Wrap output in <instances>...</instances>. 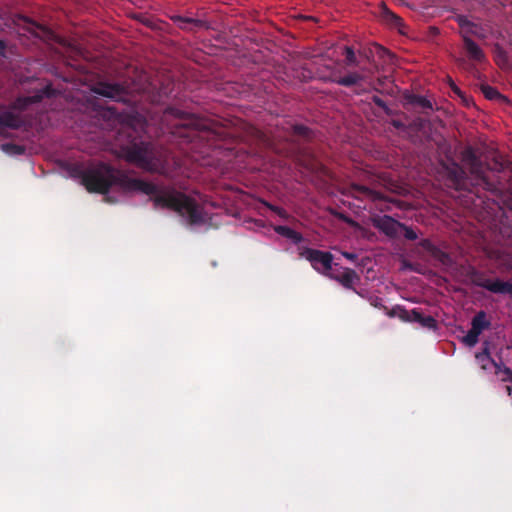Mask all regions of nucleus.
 <instances>
[{
	"mask_svg": "<svg viewBox=\"0 0 512 512\" xmlns=\"http://www.w3.org/2000/svg\"><path fill=\"white\" fill-rule=\"evenodd\" d=\"M44 98H51L56 95V90L51 86L47 85L43 89H41Z\"/></svg>",
	"mask_w": 512,
	"mask_h": 512,
	"instance_id": "obj_37",
	"label": "nucleus"
},
{
	"mask_svg": "<svg viewBox=\"0 0 512 512\" xmlns=\"http://www.w3.org/2000/svg\"><path fill=\"white\" fill-rule=\"evenodd\" d=\"M43 99H44V95L42 94V92L40 90L36 94H34L32 96L25 97L23 99V101H24V105H28V104L39 103Z\"/></svg>",
	"mask_w": 512,
	"mask_h": 512,
	"instance_id": "obj_34",
	"label": "nucleus"
},
{
	"mask_svg": "<svg viewBox=\"0 0 512 512\" xmlns=\"http://www.w3.org/2000/svg\"><path fill=\"white\" fill-rule=\"evenodd\" d=\"M398 314L397 317H399L401 320L406 322H417L422 327L428 328V329H436L437 328V321L434 317L430 315H423L422 312L419 309H412L407 310L401 306H397Z\"/></svg>",
	"mask_w": 512,
	"mask_h": 512,
	"instance_id": "obj_7",
	"label": "nucleus"
},
{
	"mask_svg": "<svg viewBox=\"0 0 512 512\" xmlns=\"http://www.w3.org/2000/svg\"><path fill=\"white\" fill-rule=\"evenodd\" d=\"M510 268H511V270H512V259H511V263H510Z\"/></svg>",
	"mask_w": 512,
	"mask_h": 512,
	"instance_id": "obj_55",
	"label": "nucleus"
},
{
	"mask_svg": "<svg viewBox=\"0 0 512 512\" xmlns=\"http://www.w3.org/2000/svg\"><path fill=\"white\" fill-rule=\"evenodd\" d=\"M356 294H358L360 297L362 298H368L369 296H366L365 292L363 290L361 291H358L354 286H353V289H352Z\"/></svg>",
	"mask_w": 512,
	"mask_h": 512,
	"instance_id": "obj_43",
	"label": "nucleus"
},
{
	"mask_svg": "<svg viewBox=\"0 0 512 512\" xmlns=\"http://www.w3.org/2000/svg\"><path fill=\"white\" fill-rule=\"evenodd\" d=\"M274 231L280 235V236H283L287 239H290L291 241H293V243L295 244H299L300 242L303 241V236L301 233L295 231L294 229L288 227V226H283V225H277L274 227Z\"/></svg>",
	"mask_w": 512,
	"mask_h": 512,
	"instance_id": "obj_19",
	"label": "nucleus"
},
{
	"mask_svg": "<svg viewBox=\"0 0 512 512\" xmlns=\"http://www.w3.org/2000/svg\"><path fill=\"white\" fill-rule=\"evenodd\" d=\"M405 100L408 104L413 106H418L423 110H432V103L426 99L424 96L416 95V94H408L405 96Z\"/></svg>",
	"mask_w": 512,
	"mask_h": 512,
	"instance_id": "obj_21",
	"label": "nucleus"
},
{
	"mask_svg": "<svg viewBox=\"0 0 512 512\" xmlns=\"http://www.w3.org/2000/svg\"><path fill=\"white\" fill-rule=\"evenodd\" d=\"M92 91L97 95L117 102L126 103L129 101L127 89L119 83L99 82L93 87Z\"/></svg>",
	"mask_w": 512,
	"mask_h": 512,
	"instance_id": "obj_5",
	"label": "nucleus"
},
{
	"mask_svg": "<svg viewBox=\"0 0 512 512\" xmlns=\"http://www.w3.org/2000/svg\"><path fill=\"white\" fill-rule=\"evenodd\" d=\"M108 111H109L110 113H113V112H114V110H113L112 108H108Z\"/></svg>",
	"mask_w": 512,
	"mask_h": 512,
	"instance_id": "obj_53",
	"label": "nucleus"
},
{
	"mask_svg": "<svg viewBox=\"0 0 512 512\" xmlns=\"http://www.w3.org/2000/svg\"><path fill=\"white\" fill-rule=\"evenodd\" d=\"M363 79V76L358 73H350L344 77H340L336 80V83L345 86V87H351L353 85H356Z\"/></svg>",
	"mask_w": 512,
	"mask_h": 512,
	"instance_id": "obj_23",
	"label": "nucleus"
},
{
	"mask_svg": "<svg viewBox=\"0 0 512 512\" xmlns=\"http://www.w3.org/2000/svg\"><path fill=\"white\" fill-rule=\"evenodd\" d=\"M380 18L390 28L397 29L401 34H406V26L403 23V19L389 10L386 6L381 8Z\"/></svg>",
	"mask_w": 512,
	"mask_h": 512,
	"instance_id": "obj_17",
	"label": "nucleus"
},
{
	"mask_svg": "<svg viewBox=\"0 0 512 512\" xmlns=\"http://www.w3.org/2000/svg\"><path fill=\"white\" fill-rule=\"evenodd\" d=\"M377 49H378L379 51H381V52H382V54H385V53H387V52H388L385 48H383V47H381V46H377Z\"/></svg>",
	"mask_w": 512,
	"mask_h": 512,
	"instance_id": "obj_47",
	"label": "nucleus"
},
{
	"mask_svg": "<svg viewBox=\"0 0 512 512\" xmlns=\"http://www.w3.org/2000/svg\"><path fill=\"white\" fill-rule=\"evenodd\" d=\"M172 118L175 122L172 124V127L175 129L172 133L179 136V126L187 127L190 125L194 126V130H204L206 126L204 124L198 123L196 119L189 117L186 113L180 111L175 107H168L164 111V119L167 120Z\"/></svg>",
	"mask_w": 512,
	"mask_h": 512,
	"instance_id": "obj_6",
	"label": "nucleus"
},
{
	"mask_svg": "<svg viewBox=\"0 0 512 512\" xmlns=\"http://www.w3.org/2000/svg\"><path fill=\"white\" fill-rule=\"evenodd\" d=\"M452 89H453V91H454L456 94H458V95H462V92H461V90H460L458 87H456V86H455V87H453Z\"/></svg>",
	"mask_w": 512,
	"mask_h": 512,
	"instance_id": "obj_44",
	"label": "nucleus"
},
{
	"mask_svg": "<svg viewBox=\"0 0 512 512\" xmlns=\"http://www.w3.org/2000/svg\"><path fill=\"white\" fill-rule=\"evenodd\" d=\"M341 218H342V219H344V220H345L346 222H348V223L352 222L349 218H347V217H345V216H342Z\"/></svg>",
	"mask_w": 512,
	"mask_h": 512,
	"instance_id": "obj_49",
	"label": "nucleus"
},
{
	"mask_svg": "<svg viewBox=\"0 0 512 512\" xmlns=\"http://www.w3.org/2000/svg\"><path fill=\"white\" fill-rule=\"evenodd\" d=\"M462 42L463 51L470 62L481 64L486 61L485 52L472 38L465 37Z\"/></svg>",
	"mask_w": 512,
	"mask_h": 512,
	"instance_id": "obj_16",
	"label": "nucleus"
},
{
	"mask_svg": "<svg viewBox=\"0 0 512 512\" xmlns=\"http://www.w3.org/2000/svg\"><path fill=\"white\" fill-rule=\"evenodd\" d=\"M342 255H343L345 258H347V259H349V260H352V261H353V260H355V259L357 258L356 254H354V253H350V252H343V253H342Z\"/></svg>",
	"mask_w": 512,
	"mask_h": 512,
	"instance_id": "obj_41",
	"label": "nucleus"
},
{
	"mask_svg": "<svg viewBox=\"0 0 512 512\" xmlns=\"http://www.w3.org/2000/svg\"><path fill=\"white\" fill-rule=\"evenodd\" d=\"M349 195L358 200H370L372 202H382L386 198L378 191L372 190L367 186L353 183L349 186Z\"/></svg>",
	"mask_w": 512,
	"mask_h": 512,
	"instance_id": "obj_12",
	"label": "nucleus"
},
{
	"mask_svg": "<svg viewBox=\"0 0 512 512\" xmlns=\"http://www.w3.org/2000/svg\"><path fill=\"white\" fill-rule=\"evenodd\" d=\"M479 335L480 333L471 327L467 334L463 337V343L469 347H473L478 342Z\"/></svg>",
	"mask_w": 512,
	"mask_h": 512,
	"instance_id": "obj_28",
	"label": "nucleus"
},
{
	"mask_svg": "<svg viewBox=\"0 0 512 512\" xmlns=\"http://www.w3.org/2000/svg\"><path fill=\"white\" fill-rule=\"evenodd\" d=\"M478 354L483 355V357H485L486 359H490L491 354H490V349H489V343L488 342L484 343V347H483L482 351L479 352Z\"/></svg>",
	"mask_w": 512,
	"mask_h": 512,
	"instance_id": "obj_39",
	"label": "nucleus"
},
{
	"mask_svg": "<svg viewBox=\"0 0 512 512\" xmlns=\"http://www.w3.org/2000/svg\"><path fill=\"white\" fill-rule=\"evenodd\" d=\"M447 179L456 190H462L467 183V173L457 162L452 161L450 164L443 165Z\"/></svg>",
	"mask_w": 512,
	"mask_h": 512,
	"instance_id": "obj_11",
	"label": "nucleus"
},
{
	"mask_svg": "<svg viewBox=\"0 0 512 512\" xmlns=\"http://www.w3.org/2000/svg\"><path fill=\"white\" fill-rule=\"evenodd\" d=\"M249 132L258 143L262 144L264 147H271V140L263 131L255 127H250Z\"/></svg>",
	"mask_w": 512,
	"mask_h": 512,
	"instance_id": "obj_26",
	"label": "nucleus"
},
{
	"mask_svg": "<svg viewBox=\"0 0 512 512\" xmlns=\"http://www.w3.org/2000/svg\"><path fill=\"white\" fill-rule=\"evenodd\" d=\"M470 279L474 285L496 294H504V289L508 288L504 285V281L500 279L492 280L486 277L483 272L477 271L475 269L470 272Z\"/></svg>",
	"mask_w": 512,
	"mask_h": 512,
	"instance_id": "obj_9",
	"label": "nucleus"
},
{
	"mask_svg": "<svg viewBox=\"0 0 512 512\" xmlns=\"http://www.w3.org/2000/svg\"><path fill=\"white\" fill-rule=\"evenodd\" d=\"M379 210H380V211H382V212H383V211H388V210H389V207H388V205L380 206V207H379Z\"/></svg>",
	"mask_w": 512,
	"mask_h": 512,
	"instance_id": "obj_46",
	"label": "nucleus"
},
{
	"mask_svg": "<svg viewBox=\"0 0 512 512\" xmlns=\"http://www.w3.org/2000/svg\"><path fill=\"white\" fill-rule=\"evenodd\" d=\"M461 161L468 168L478 185L488 191L495 189V184L486 175L485 165L480 154L473 146L468 145L461 151Z\"/></svg>",
	"mask_w": 512,
	"mask_h": 512,
	"instance_id": "obj_3",
	"label": "nucleus"
},
{
	"mask_svg": "<svg viewBox=\"0 0 512 512\" xmlns=\"http://www.w3.org/2000/svg\"><path fill=\"white\" fill-rule=\"evenodd\" d=\"M506 390H507L508 395L512 398V387L506 386Z\"/></svg>",
	"mask_w": 512,
	"mask_h": 512,
	"instance_id": "obj_45",
	"label": "nucleus"
},
{
	"mask_svg": "<svg viewBox=\"0 0 512 512\" xmlns=\"http://www.w3.org/2000/svg\"><path fill=\"white\" fill-rule=\"evenodd\" d=\"M6 52V43L3 40H0V56H4Z\"/></svg>",
	"mask_w": 512,
	"mask_h": 512,
	"instance_id": "obj_42",
	"label": "nucleus"
},
{
	"mask_svg": "<svg viewBox=\"0 0 512 512\" xmlns=\"http://www.w3.org/2000/svg\"><path fill=\"white\" fill-rule=\"evenodd\" d=\"M303 18L307 19V20H314V18L312 16H304Z\"/></svg>",
	"mask_w": 512,
	"mask_h": 512,
	"instance_id": "obj_50",
	"label": "nucleus"
},
{
	"mask_svg": "<svg viewBox=\"0 0 512 512\" xmlns=\"http://www.w3.org/2000/svg\"><path fill=\"white\" fill-rule=\"evenodd\" d=\"M491 323L487 319V314L485 311H479L471 321V327L478 331V333H482L483 330L488 329Z\"/></svg>",
	"mask_w": 512,
	"mask_h": 512,
	"instance_id": "obj_20",
	"label": "nucleus"
},
{
	"mask_svg": "<svg viewBox=\"0 0 512 512\" xmlns=\"http://www.w3.org/2000/svg\"><path fill=\"white\" fill-rule=\"evenodd\" d=\"M372 101L375 105H377L379 108H381L384 112H386V113L389 112V108H388L386 102L379 96H377V95L372 96Z\"/></svg>",
	"mask_w": 512,
	"mask_h": 512,
	"instance_id": "obj_36",
	"label": "nucleus"
},
{
	"mask_svg": "<svg viewBox=\"0 0 512 512\" xmlns=\"http://www.w3.org/2000/svg\"><path fill=\"white\" fill-rule=\"evenodd\" d=\"M493 55L498 66L503 67L508 63L507 52L499 44L494 45Z\"/></svg>",
	"mask_w": 512,
	"mask_h": 512,
	"instance_id": "obj_25",
	"label": "nucleus"
},
{
	"mask_svg": "<svg viewBox=\"0 0 512 512\" xmlns=\"http://www.w3.org/2000/svg\"><path fill=\"white\" fill-rule=\"evenodd\" d=\"M418 245L426 252H428L436 261L440 262L443 266L451 267L453 265L454 262L450 254L441 250L429 239H422Z\"/></svg>",
	"mask_w": 512,
	"mask_h": 512,
	"instance_id": "obj_13",
	"label": "nucleus"
},
{
	"mask_svg": "<svg viewBox=\"0 0 512 512\" xmlns=\"http://www.w3.org/2000/svg\"><path fill=\"white\" fill-rule=\"evenodd\" d=\"M367 300L369 301L371 306L383 310L389 317H395L398 314L397 306H395L391 310L388 309V307L383 304L382 298L378 296H369Z\"/></svg>",
	"mask_w": 512,
	"mask_h": 512,
	"instance_id": "obj_22",
	"label": "nucleus"
},
{
	"mask_svg": "<svg viewBox=\"0 0 512 512\" xmlns=\"http://www.w3.org/2000/svg\"><path fill=\"white\" fill-rule=\"evenodd\" d=\"M298 254L301 258L309 261L314 270L324 276L333 267L334 257L328 251L300 246L298 247Z\"/></svg>",
	"mask_w": 512,
	"mask_h": 512,
	"instance_id": "obj_4",
	"label": "nucleus"
},
{
	"mask_svg": "<svg viewBox=\"0 0 512 512\" xmlns=\"http://www.w3.org/2000/svg\"><path fill=\"white\" fill-rule=\"evenodd\" d=\"M22 125V120L19 115L11 112L4 111L0 113V135L3 128L18 129Z\"/></svg>",
	"mask_w": 512,
	"mask_h": 512,
	"instance_id": "obj_18",
	"label": "nucleus"
},
{
	"mask_svg": "<svg viewBox=\"0 0 512 512\" xmlns=\"http://www.w3.org/2000/svg\"><path fill=\"white\" fill-rule=\"evenodd\" d=\"M2 148L5 152H9L15 155H22L25 152V148L23 146L13 143L3 144Z\"/></svg>",
	"mask_w": 512,
	"mask_h": 512,
	"instance_id": "obj_30",
	"label": "nucleus"
},
{
	"mask_svg": "<svg viewBox=\"0 0 512 512\" xmlns=\"http://www.w3.org/2000/svg\"><path fill=\"white\" fill-rule=\"evenodd\" d=\"M191 133H192V131H191L189 134H186L185 136H187V137H189V138H190V137H193V135H192Z\"/></svg>",
	"mask_w": 512,
	"mask_h": 512,
	"instance_id": "obj_52",
	"label": "nucleus"
},
{
	"mask_svg": "<svg viewBox=\"0 0 512 512\" xmlns=\"http://www.w3.org/2000/svg\"><path fill=\"white\" fill-rule=\"evenodd\" d=\"M121 155L127 162L150 173L164 175L169 168L170 153L167 149L135 137L121 145Z\"/></svg>",
	"mask_w": 512,
	"mask_h": 512,
	"instance_id": "obj_2",
	"label": "nucleus"
},
{
	"mask_svg": "<svg viewBox=\"0 0 512 512\" xmlns=\"http://www.w3.org/2000/svg\"><path fill=\"white\" fill-rule=\"evenodd\" d=\"M475 357L483 370H487L488 365L491 364L494 366L496 374H499L501 372V362L495 361L492 357H490V359H486L485 357H483V355H480L478 353H476Z\"/></svg>",
	"mask_w": 512,
	"mask_h": 512,
	"instance_id": "obj_24",
	"label": "nucleus"
},
{
	"mask_svg": "<svg viewBox=\"0 0 512 512\" xmlns=\"http://www.w3.org/2000/svg\"><path fill=\"white\" fill-rule=\"evenodd\" d=\"M266 206L282 219L287 220L289 218V214L284 208L269 203H267Z\"/></svg>",
	"mask_w": 512,
	"mask_h": 512,
	"instance_id": "obj_32",
	"label": "nucleus"
},
{
	"mask_svg": "<svg viewBox=\"0 0 512 512\" xmlns=\"http://www.w3.org/2000/svg\"><path fill=\"white\" fill-rule=\"evenodd\" d=\"M125 129H127L128 131H132L130 127H125Z\"/></svg>",
	"mask_w": 512,
	"mask_h": 512,
	"instance_id": "obj_54",
	"label": "nucleus"
},
{
	"mask_svg": "<svg viewBox=\"0 0 512 512\" xmlns=\"http://www.w3.org/2000/svg\"><path fill=\"white\" fill-rule=\"evenodd\" d=\"M79 177L88 192L106 194L115 185L125 192L139 191L151 196L155 207L174 211L189 226H200L207 221L204 207L193 197L174 187L159 189L153 183L130 178L126 173L116 170L109 164L99 163L81 170Z\"/></svg>",
	"mask_w": 512,
	"mask_h": 512,
	"instance_id": "obj_1",
	"label": "nucleus"
},
{
	"mask_svg": "<svg viewBox=\"0 0 512 512\" xmlns=\"http://www.w3.org/2000/svg\"><path fill=\"white\" fill-rule=\"evenodd\" d=\"M481 90H482L483 94L485 95V97L489 100H495V99L502 97V95L499 93V91L492 86L483 85L481 87Z\"/></svg>",
	"mask_w": 512,
	"mask_h": 512,
	"instance_id": "obj_29",
	"label": "nucleus"
},
{
	"mask_svg": "<svg viewBox=\"0 0 512 512\" xmlns=\"http://www.w3.org/2000/svg\"><path fill=\"white\" fill-rule=\"evenodd\" d=\"M499 374H502L501 380L503 382H511L512 383V370L506 366H504L501 363V372Z\"/></svg>",
	"mask_w": 512,
	"mask_h": 512,
	"instance_id": "obj_35",
	"label": "nucleus"
},
{
	"mask_svg": "<svg viewBox=\"0 0 512 512\" xmlns=\"http://www.w3.org/2000/svg\"><path fill=\"white\" fill-rule=\"evenodd\" d=\"M373 226L389 238H397L403 223L388 215L376 216L372 219Z\"/></svg>",
	"mask_w": 512,
	"mask_h": 512,
	"instance_id": "obj_10",
	"label": "nucleus"
},
{
	"mask_svg": "<svg viewBox=\"0 0 512 512\" xmlns=\"http://www.w3.org/2000/svg\"><path fill=\"white\" fill-rule=\"evenodd\" d=\"M325 276L337 281L346 289H353V286L360 282L357 272L348 267L331 268Z\"/></svg>",
	"mask_w": 512,
	"mask_h": 512,
	"instance_id": "obj_8",
	"label": "nucleus"
},
{
	"mask_svg": "<svg viewBox=\"0 0 512 512\" xmlns=\"http://www.w3.org/2000/svg\"><path fill=\"white\" fill-rule=\"evenodd\" d=\"M170 18L182 30L196 32L200 29H209L210 28L209 23L205 20L195 19V18H190V17H183L180 15H173Z\"/></svg>",
	"mask_w": 512,
	"mask_h": 512,
	"instance_id": "obj_15",
	"label": "nucleus"
},
{
	"mask_svg": "<svg viewBox=\"0 0 512 512\" xmlns=\"http://www.w3.org/2000/svg\"><path fill=\"white\" fill-rule=\"evenodd\" d=\"M292 133L296 136L302 137L304 139H310L312 136V131L305 125L295 124L292 126Z\"/></svg>",
	"mask_w": 512,
	"mask_h": 512,
	"instance_id": "obj_27",
	"label": "nucleus"
},
{
	"mask_svg": "<svg viewBox=\"0 0 512 512\" xmlns=\"http://www.w3.org/2000/svg\"><path fill=\"white\" fill-rule=\"evenodd\" d=\"M401 231L404 232V237L407 240L414 241L418 238V234L409 226L405 225L403 223V226H401Z\"/></svg>",
	"mask_w": 512,
	"mask_h": 512,
	"instance_id": "obj_33",
	"label": "nucleus"
},
{
	"mask_svg": "<svg viewBox=\"0 0 512 512\" xmlns=\"http://www.w3.org/2000/svg\"><path fill=\"white\" fill-rule=\"evenodd\" d=\"M393 124H394V126H395V127H400V123H399V122H397V121H394V123H393Z\"/></svg>",
	"mask_w": 512,
	"mask_h": 512,
	"instance_id": "obj_51",
	"label": "nucleus"
},
{
	"mask_svg": "<svg viewBox=\"0 0 512 512\" xmlns=\"http://www.w3.org/2000/svg\"><path fill=\"white\" fill-rule=\"evenodd\" d=\"M457 61L459 64H466V60L464 58H460Z\"/></svg>",
	"mask_w": 512,
	"mask_h": 512,
	"instance_id": "obj_48",
	"label": "nucleus"
},
{
	"mask_svg": "<svg viewBox=\"0 0 512 512\" xmlns=\"http://www.w3.org/2000/svg\"><path fill=\"white\" fill-rule=\"evenodd\" d=\"M504 285L508 287L504 289V294L512 295V283L504 281Z\"/></svg>",
	"mask_w": 512,
	"mask_h": 512,
	"instance_id": "obj_40",
	"label": "nucleus"
},
{
	"mask_svg": "<svg viewBox=\"0 0 512 512\" xmlns=\"http://www.w3.org/2000/svg\"><path fill=\"white\" fill-rule=\"evenodd\" d=\"M457 22L460 28V36L462 40H465V37L472 38V36L482 40L486 38L483 28L480 25L469 21L466 17H458Z\"/></svg>",
	"mask_w": 512,
	"mask_h": 512,
	"instance_id": "obj_14",
	"label": "nucleus"
},
{
	"mask_svg": "<svg viewBox=\"0 0 512 512\" xmlns=\"http://www.w3.org/2000/svg\"><path fill=\"white\" fill-rule=\"evenodd\" d=\"M344 54H345V61H346L347 65H349V66L357 65V59H356V55H355L353 48L346 46Z\"/></svg>",
	"mask_w": 512,
	"mask_h": 512,
	"instance_id": "obj_31",
	"label": "nucleus"
},
{
	"mask_svg": "<svg viewBox=\"0 0 512 512\" xmlns=\"http://www.w3.org/2000/svg\"><path fill=\"white\" fill-rule=\"evenodd\" d=\"M489 1V5L493 8H495L496 10H500L502 8L505 7V0H488Z\"/></svg>",
	"mask_w": 512,
	"mask_h": 512,
	"instance_id": "obj_38",
	"label": "nucleus"
}]
</instances>
